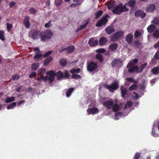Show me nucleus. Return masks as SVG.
Returning a JSON list of instances; mask_svg holds the SVG:
<instances>
[{"mask_svg":"<svg viewBox=\"0 0 159 159\" xmlns=\"http://www.w3.org/2000/svg\"><path fill=\"white\" fill-rule=\"evenodd\" d=\"M104 87L108 89L110 92H113V90H117L119 87V84L117 81L114 82L110 85H107L106 84H103Z\"/></svg>","mask_w":159,"mask_h":159,"instance_id":"nucleus-1","label":"nucleus"},{"mask_svg":"<svg viewBox=\"0 0 159 159\" xmlns=\"http://www.w3.org/2000/svg\"><path fill=\"white\" fill-rule=\"evenodd\" d=\"M124 34V33L122 31H117L111 36L110 40L112 42L116 41L120 38L122 37Z\"/></svg>","mask_w":159,"mask_h":159,"instance_id":"nucleus-2","label":"nucleus"},{"mask_svg":"<svg viewBox=\"0 0 159 159\" xmlns=\"http://www.w3.org/2000/svg\"><path fill=\"white\" fill-rule=\"evenodd\" d=\"M109 16L106 14L105 16H103L102 18L96 23V25L98 27L105 25L107 23L108 20L107 18L109 17Z\"/></svg>","mask_w":159,"mask_h":159,"instance_id":"nucleus-3","label":"nucleus"},{"mask_svg":"<svg viewBox=\"0 0 159 159\" xmlns=\"http://www.w3.org/2000/svg\"><path fill=\"white\" fill-rule=\"evenodd\" d=\"M98 66L97 63L93 61H91L87 64V69L89 71L92 72L96 70Z\"/></svg>","mask_w":159,"mask_h":159,"instance_id":"nucleus-4","label":"nucleus"},{"mask_svg":"<svg viewBox=\"0 0 159 159\" xmlns=\"http://www.w3.org/2000/svg\"><path fill=\"white\" fill-rule=\"evenodd\" d=\"M111 64L112 68H114L116 66L120 68L123 66V62L120 58H116L113 60L111 61Z\"/></svg>","mask_w":159,"mask_h":159,"instance_id":"nucleus-5","label":"nucleus"},{"mask_svg":"<svg viewBox=\"0 0 159 159\" xmlns=\"http://www.w3.org/2000/svg\"><path fill=\"white\" fill-rule=\"evenodd\" d=\"M113 101L111 99L107 100L103 102V105L107 109H110L112 108L113 106Z\"/></svg>","mask_w":159,"mask_h":159,"instance_id":"nucleus-6","label":"nucleus"},{"mask_svg":"<svg viewBox=\"0 0 159 159\" xmlns=\"http://www.w3.org/2000/svg\"><path fill=\"white\" fill-rule=\"evenodd\" d=\"M42 34L40 30H35L32 32L31 37L34 40L37 39L39 38Z\"/></svg>","mask_w":159,"mask_h":159,"instance_id":"nucleus-7","label":"nucleus"},{"mask_svg":"<svg viewBox=\"0 0 159 159\" xmlns=\"http://www.w3.org/2000/svg\"><path fill=\"white\" fill-rule=\"evenodd\" d=\"M121 5L122 3H121L119 4V6H116L114 9L112 10V12L113 13L116 14H120L122 12Z\"/></svg>","mask_w":159,"mask_h":159,"instance_id":"nucleus-8","label":"nucleus"},{"mask_svg":"<svg viewBox=\"0 0 159 159\" xmlns=\"http://www.w3.org/2000/svg\"><path fill=\"white\" fill-rule=\"evenodd\" d=\"M134 15L136 17H139L141 18H143L146 16V13L143 11L138 10L134 12Z\"/></svg>","mask_w":159,"mask_h":159,"instance_id":"nucleus-9","label":"nucleus"},{"mask_svg":"<svg viewBox=\"0 0 159 159\" xmlns=\"http://www.w3.org/2000/svg\"><path fill=\"white\" fill-rule=\"evenodd\" d=\"M88 43L90 46H95L98 45V40L96 39L94 40V38H91L89 39Z\"/></svg>","mask_w":159,"mask_h":159,"instance_id":"nucleus-10","label":"nucleus"},{"mask_svg":"<svg viewBox=\"0 0 159 159\" xmlns=\"http://www.w3.org/2000/svg\"><path fill=\"white\" fill-rule=\"evenodd\" d=\"M30 18L28 16H26L24 18L23 23L27 28L30 27L31 24L29 21Z\"/></svg>","mask_w":159,"mask_h":159,"instance_id":"nucleus-11","label":"nucleus"},{"mask_svg":"<svg viewBox=\"0 0 159 159\" xmlns=\"http://www.w3.org/2000/svg\"><path fill=\"white\" fill-rule=\"evenodd\" d=\"M105 30L107 34H110L114 32L115 30L113 25H110L108 26L105 29Z\"/></svg>","mask_w":159,"mask_h":159,"instance_id":"nucleus-12","label":"nucleus"},{"mask_svg":"<svg viewBox=\"0 0 159 159\" xmlns=\"http://www.w3.org/2000/svg\"><path fill=\"white\" fill-rule=\"evenodd\" d=\"M87 111L89 114H94L98 113V110L96 107H93L88 108L87 110Z\"/></svg>","mask_w":159,"mask_h":159,"instance_id":"nucleus-13","label":"nucleus"},{"mask_svg":"<svg viewBox=\"0 0 159 159\" xmlns=\"http://www.w3.org/2000/svg\"><path fill=\"white\" fill-rule=\"evenodd\" d=\"M120 90L122 98H125L127 93V90L126 88H125L123 86H121L120 87Z\"/></svg>","mask_w":159,"mask_h":159,"instance_id":"nucleus-14","label":"nucleus"},{"mask_svg":"<svg viewBox=\"0 0 159 159\" xmlns=\"http://www.w3.org/2000/svg\"><path fill=\"white\" fill-rule=\"evenodd\" d=\"M156 6L155 4H149L147 6L145 11L147 12H150L154 10L155 9Z\"/></svg>","mask_w":159,"mask_h":159,"instance_id":"nucleus-15","label":"nucleus"},{"mask_svg":"<svg viewBox=\"0 0 159 159\" xmlns=\"http://www.w3.org/2000/svg\"><path fill=\"white\" fill-rule=\"evenodd\" d=\"M56 75L57 77V80H62L64 78L63 73L61 70H59L56 73Z\"/></svg>","mask_w":159,"mask_h":159,"instance_id":"nucleus-16","label":"nucleus"},{"mask_svg":"<svg viewBox=\"0 0 159 159\" xmlns=\"http://www.w3.org/2000/svg\"><path fill=\"white\" fill-rule=\"evenodd\" d=\"M133 38V34L131 33H130L127 35L125 37V40L128 43L131 44L132 42Z\"/></svg>","mask_w":159,"mask_h":159,"instance_id":"nucleus-17","label":"nucleus"},{"mask_svg":"<svg viewBox=\"0 0 159 159\" xmlns=\"http://www.w3.org/2000/svg\"><path fill=\"white\" fill-rule=\"evenodd\" d=\"M118 46V45L116 43H114L109 46L108 48L111 51H115L117 48Z\"/></svg>","mask_w":159,"mask_h":159,"instance_id":"nucleus-18","label":"nucleus"},{"mask_svg":"<svg viewBox=\"0 0 159 159\" xmlns=\"http://www.w3.org/2000/svg\"><path fill=\"white\" fill-rule=\"evenodd\" d=\"M135 4L136 1L135 0H130L126 3V5H128V6L130 7H132L130 9V11H131L133 9V7L135 5Z\"/></svg>","mask_w":159,"mask_h":159,"instance_id":"nucleus-19","label":"nucleus"},{"mask_svg":"<svg viewBox=\"0 0 159 159\" xmlns=\"http://www.w3.org/2000/svg\"><path fill=\"white\" fill-rule=\"evenodd\" d=\"M44 34L48 39H51L53 35V33L50 30H46L44 33Z\"/></svg>","mask_w":159,"mask_h":159,"instance_id":"nucleus-20","label":"nucleus"},{"mask_svg":"<svg viewBox=\"0 0 159 159\" xmlns=\"http://www.w3.org/2000/svg\"><path fill=\"white\" fill-rule=\"evenodd\" d=\"M138 60L137 59H133L132 61H130L127 66V68H129L134 65L136 64L138 62Z\"/></svg>","mask_w":159,"mask_h":159,"instance_id":"nucleus-21","label":"nucleus"},{"mask_svg":"<svg viewBox=\"0 0 159 159\" xmlns=\"http://www.w3.org/2000/svg\"><path fill=\"white\" fill-rule=\"evenodd\" d=\"M156 28L155 25H151L147 28L148 32L149 33H151L154 31Z\"/></svg>","mask_w":159,"mask_h":159,"instance_id":"nucleus-22","label":"nucleus"},{"mask_svg":"<svg viewBox=\"0 0 159 159\" xmlns=\"http://www.w3.org/2000/svg\"><path fill=\"white\" fill-rule=\"evenodd\" d=\"M53 57L52 56H50L46 58L44 61L43 65L44 66H47L49 63L52 60Z\"/></svg>","mask_w":159,"mask_h":159,"instance_id":"nucleus-23","label":"nucleus"},{"mask_svg":"<svg viewBox=\"0 0 159 159\" xmlns=\"http://www.w3.org/2000/svg\"><path fill=\"white\" fill-rule=\"evenodd\" d=\"M138 67L137 66H132L128 70V71L129 73H132L134 72L135 71H136L137 73V71H138Z\"/></svg>","mask_w":159,"mask_h":159,"instance_id":"nucleus-24","label":"nucleus"},{"mask_svg":"<svg viewBox=\"0 0 159 159\" xmlns=\"http://www.w3.org/2000/svg\"><path fill=\"white\" fill-rule=\"evenodd\" d=\"M107 41L106 38L102 37L99 40V44L100 46H103Z\"/></svg>","mask_w":159,"mask_h":159,"instance_id":"nucleus-25","label":"nucleus"},{"mask_svg":"<svg viewBox=\"0 0 159 159\" xmlns=\"http://www.w3.org/2000/svg\"><path fill=\"white\" fill-rule=\"evenodd\" d=\"M116 5V2L115 1L110 2L107 4V8L109 10H110L113 7Z\"/></svg>","mask_w":159,"mask_h":159,"instance_id":"nucleus-26","label":"nucleus"},{"mask_svg":"<svg viewBox=\"0 0 159 159\" xmlns=\"http://www.w3.org/2000/svg\"><path fill=\"white\" fill-rule=\"evenodd\" d=\"M66 49L67 53H70L74 51L75 48L74 45H71L67 47Z\"/></svg>","mask_w":159,"mask_h":159,"instance_id":"nucleus-27","label":"nucleus"},{"mask_svg":"<svg viewBox=\"0 0 159 159\" xmlns=\"http://www.w3.org/2000/svg\"><path fill=\"white\" fill-rule=\"evenodd\" d=\"M39 63L37 62L32 64L31 66V67L33 70H36L39 67Z\"/></svg>","mask_w":159,"mask_h":159,"instance_id":"nucleus-28","label":"nucleus"},{"mask_svg":"<svg viewBox=\"0 0 159 159\" xmlns=\"http://www.w3.org/2000/svg\"><path fill=\"white\" fill-rule=\"evenodd\" d=\"M89 21L88 20L84 24L81 25L80 28H78L75 31L76 32H78L79 31L85 28L88 24V23H89Z\"/></svg>","mask_w":159,"mask_h":159,"instance_id":"nucleus-29","label":"nucleus"},{"mask_svg":"<svg viewBox=\"0 0 159 159\" xmlns=\"http://www.w3.org/2000/svg\"><path fill=\"white\" fill-rule=\"evenodd\" d=\"M142 35V33L140 31L138 30L135 31L134 33V37L135 39L141 37Z\"/></svg>","mask_w":159,"mask_h":159,"instance_id":"nucleus-30","label":"nucleus"},{"mask_svg":"<svg viewBox=\"0 0 159 159\" xmlns=\"http://www.w3.org/2000/svg\"><path fill=\"white\" fill-rule=\"evenodd\" d=\"M96 58L101 63H102L104 60V59L102 55L100 54H97L96 56Z\"/></svg>","mask_w":159,"mask_h":159,"instance_id":"nucleus-31","label":"nucleus"},{"mask_svg":"<svg viewBox=\"0 0 159 159\" xmlns=\"http://www.w3.org/2000/svg\"><path fill=\"white\" fill-rule=\"evenodd\" d=\"M48 79V76H46L45 77L43 75H41V76L39 77L37 79V80L38 81H41L42 80H43L44 82H46V81Z\"/></svg>","mask_w":159,"mask_h":159,"instance_id":"nucleus-32","label":"nucleus"},{"mask_svg":"<svg viewBox=\"0 0 159 159\" xmlns=\"http://www.w3.org/2000/svg\"><path fill=\"white\" fill-rule=\"evenodd\" d=\"M74 90V89L73 88L68 89L66 92V97H69Z\"/></svg>","mask_w":159,"mask_h":159,"instance_id":"nucleus-33","label":"nucleus"},{"mask_svg":"<svg viewBox=\"0 0 159 159\" xmlns=\"http://www.w3.org/2000/svg\"><path fill=\"white\" fill-rule=\"evenodd\" d=\"M56 73L53 70L47 71L46 74L47 75H49V76L54 77L56 76Z\"/></svg>","mask_w":159,"mask_h":159,"instance_id":"nucleus-34","label":"nucleus"},{"mask_svg":"<svg viewBox=\"0 0 159 159\" xmlns=\"http://www.w3.org/2000/svg\"><path fill=\"white\" fill-rule=\"evenodd\" d=\"M46 70L44 68H41L39 69L38 71V74L39 75H43L45 73Z\"/></svg>","mask_w":159,"mask_h":159,"instance_id":"nucleus-35","label":"nucleus"},{"mask_svg":"<svg viewBox=\"0 0 159 159\" xmlns=\"http://www.w3.org/2000/svg\"><path fill=\"white\" fill-rule=\"evenodd\" d=\"M152 72L154 75L159 73V67H154L152 69Z\"/></svg>","mask_w":159,"mask_h":159,"instance_id":"nucleus-36","label":"nucleus"},{"mask_svg":"<svg viewBox=\"0 0 159 159\" xmlns=\"http://www.w3.org/2000/svg\"><path fill=\"white\" fill-rule=\"evenodd\" d=\"M40 37L41 38V40L42 41H46L49 40L44 34H44H43L42 32Z\"/></svg>","mask_w":159,"mask_h":159,"instance_id":"nucleus-37","label":"nucleus"},{"mask_svg":"<svg viewBox=\"0 0 159 159\" xmlns=\"http://www.w3.org/2000/svg\"><path fill=\"white\" fill-rule=\"evenodd\" d=\"M103 13V11L102 10H100L97 12L95 14V15L96 16V17H95V19H97L100 17Z\"/></svg>","mask_w":159,"mask_h":159,"instance_id":"nucleus-38","label":"nucleus"},{"mask_svg":"<svg viewBox=\"0 0 159 159\" xmlns=\"http://www.w3.org/2000/svg\"><path fill=\"white\" fill-rule=\"evenodd\" d=\"M112 108L113 110L115 112L118 111L120 109L119 106L117 104H115L114 105L113 104Z\"/></svg>","mask_w":159,"mask_h":159,"instance_id":"nucleus-39","label":"nucleus"},{"mask_svg":"<svg viewBox=\"0 0 159 159\" xmlns=\"http://www.w3.org/2000/svg\"><path fill=\"white\" fill-rule=\"evenodd\" d=\"M15 100L14 97H10L8 98L5 100V102L6 103H8L10 102H12Z\"/></svg>","mask_w":159,"mask_h":159,"instance_id":"nucleus-40","label":"nucleus"},{"mask_svg":"<svg viewBox=\"0 0 159 159\" xmlns=\"http://www.w3.org/2000/svg\"><path fill=\"white\" fill-rule=\"evenodd\" d=\"M133 159H143L142 157H141V153L137 152L135 153Z\"/></svg>","mask_w":159,"mask_h":159,"instance_id":"nucleus-41","label":"nucleus"},{"mask_svg":"<svg viewBox=\"0 0 159 159\" xmlns=\"http://www.w3.org/2000/svg\"><path fill=\"white\" fill-rule=\"evenodd\" d=\"M71 73L75 74V73H79L80 71V68H77V69H73L69 70Z\"/></svg>","mask_w":159,"mask_h":159,"instance_id":"nucleus-42","label":"nucleus"},{"mask_svg":"<svg viewBox=\"0 0 159 159\" xmlns=\"http://www.w3.org/2000/svg\"><path fill=\"white\" fill-rule=\"evenodd\" d=\"M72 78L74 79H81V77L80 75L76 74H73L72 75Z\"/></svg>","mask_w":159,"mask_h":159,"instance_id":"nucleus-43","label":"nucleus"},{"mask_svg":"<svg viewBox=\"0 0 159 159\" xmlns=\"http://www.w3.org/2000/svg\"><path fill=\"white\" fill-rule=\"evenodd\" d=\"M132 105L133 103L132 102L130 101H127L124 107L125 109H126L128 107L130 108L132 106Z\"/></svg>","mask_w":159,"mask_h":159,"instance_id":"nucleus-44","label":"nucleus"},{"mask_svg":"<svg viewBox=\"0 0 159 159\" xmlns=\"http://www.w3.org/2000/svg\"><path fill=\"white\" fill-rule=\"evenodd\" d=\"M16 102H13L8 105L7 107V109H12L14 107L16 106Z\"/></svg>","mask_w":159,"mask_h":159,"instance_id":"nucleus-45","label":"nucleus"},{"mask_svg":"<svg viewBox=\"0 0 159 159\" xmlns=\"http://www.w3.org/2000/svg\"><path fill=\"white\" fill-rule=\"evenodd\" d=\"M134 44L136 48H138L140 46L142 45V43L139 40H137L134 42Z\"/></svg>","mask_w":159,"mask_h":159,"instance_id":"nucleus-46","label":"nucleus"},{"mask_svg":"<svg viewBox=\"0 0 159 159\" xmlns=\"http://www.w3.org/2000/svg\"><path fill=\"white\" fill-rule=\"evenodd\" d=\"M4 34V32L2 30H0V39L3 41H4L5 40Z\"/></svg>","mask_w":159,"mask_h":159,"instance_id":"nucleus-47","label":"nucleus"},{"mask_svg":"<svg viewBox=\"0 0 159 159\" xmlns=\"http://www.w3.org/2000/svg\"><path fill=\"white\" fill-rule=\"evenodd\" d=\"M153 36L155 38H159V30H157L153 32Z\"/></svg>","mask_w":159,"mask_h":159,"instance_id":"nucleus-48","label":"nucleus"},{"mask_svg":"<svg viewBox=\"0 0 159 159\" xmlns=\"http://www.w3.org/2000/svg\"><path fill=\"white\" fill-rule=\"evenodd\" d=\"M128 6V5H126V3L123 6V4L122 3L121 6L122 7V12L123 11H127L129 10V9L126 7V6Z\"/></svg>","mask_w":159,"mask_h":159,"instance_id":"nucleus-49","label":"nucleus"},{"mask_svg":"<svg viewBox=\"0 0 159 159\" xmlns=\"http://www.w3.org/2000/svg\"><path fill=\"white\" fill-rule=\"evenodd\" d=\"M52 51H49L47 52L43 55V57L44 58L48 57L52 53Z\"/></svg>","mask_w":159,"mask_h":159,"instance_id":"nucleus-50","label":"nucleus"},{"mask_svg":"<svg viewBox=\"0 0 159 159\" xmlns=\"http://www.w3.org/2000/svg\"><path fill=\"white\" fill-rule=\"evenodd\" d=\"M137 85L135 84H134L130 86L129 88V90L130 91L133 90L137 89Z\"/></svg>","mask_w":159,"mask_h":159,"instance_id":"nucleus-51","label":"nucleus"},{"mask_svg":"<svg viewBox=\"0 0 159 159\" xmlns=\"http://www.w3.org/2000/svg\"><path fill=\"white\" fill-rule=\"evenodd\" d=\"M7 28L8 31H10L12 27V25L9 23L6 24Z\"/></svg>","mask_w":159,"mask_h":159,"instance_id":"nucleus-52","label":"nucleus"},{"mask_svg":"<svg viewBox=\"0 0 159 159\" xmlns=\"http://www.w3.org/2000/svg\"><path fill=\"white\" fill-rule=\"evenodd\" d=\"M43 55L42 54H37L34 57V59L38 60L42 58Z\"/></svg>","mask_w":159,"mask_h":159,"instance_id":"nucleus-53","label":"nucleus"},{"mask_svg":"<svg viewBox=\"0 0 159 159\" xmlns=\"http://www.w3.org/2000/svg\"><path fill=\"white\" fill-rule=\"evenodd\" d=\"M20 78V76L18 74H16L13 75L12 77V80L13 81L18 80Z\"/></svg>","mask_w":159,"mask_h":159,"instance_id":"nucleus-54","label":"nucleus"},{"mask_svg":"<svg viewBox=\"0 0 159 159\" xmlns=\"http://www.w3.org/2000/svg\"><path fill=\"white\" fill-rule=\"evenodd\" d=\"M60 62L61 65L63 66H65L66 63V60L64 59H62L60 60Z\"/></svg>","mask_w":159,"mask_h":159,"instance_id":"nucleus-55","label":"nucleus"},{"mask_svg":"<svg viewBox=\"0 0 159 159\" xmlns=\"http://www.w3.org/2000/svg\"><path fill=\"white\" fill-rule=\"evenodd\" d=\"M122 115V113L120 112H119L116 113L115 114V119L116 120H117L119 119L117 117L119 116H121Z\"/></svg>","mask_w":159,"mask_h":159,"instance_id":"nucleus-56","label":"nucleus"},{"mask_svg":"<svg viewBox=\"0 0 159 159\" xmlns=\"http://www.w3.org/2000/svg\"><path fill=\"white\" fill-rule=\"evenodd\" d=\"M152 23L156 25L159 24V18L158 17L155 18L152 21Z\"/></svg>","mask_w":159,"mask_h":159,"instance_id":"nucleus-57","label":"nucleus"},{"mask_svg":"<svg viewBox=\"0 0 159 159\" xmlns=\"http://www.w3.org/2000/svg\"><path fill=\"white\" fill-rule=\"evenodd\" d=\"M54 79V77L49 76L48 77L47 80H48L49 81V84H51L53 82Z\"/></svg>","mask_w":159,"mask_h":159,"instance_id":"nucleus-58","label":"nucleus"},{"mask_svg":"<svg viewBox=\"0 0 159 159\" xmlns=\"http://www.w3.org/2000/svg\"><path fill=\"white\" fill-rule=\"evenodd\" d=\"M154 57L155 58L159 60V51L157 50L156 52V53L154 55Z\"/></svg>","mask_w":159,"mask_h":159,"instance_id":"nucleus-59","label":"nucleus"},{"mask_svg":"<svg viewBox=\"0 0 159 159\" xmlns=\"http://www.w3.org/2000/svg\"><path fill=\"white\" fill-rule=\"evenodd\" d=\"M36 74L35 72H32L31 73L29 76L30 78H32L36 77Z\"/></svg>","mask_w":159,"mask_h":159,"instance_id":"nucleus-60","label":"nucleus"},{"mask_svg":"<svg viewBox=\"0 0 159 159\" xmlns=\"http://www.w3.org/2000/svg\"><path fill=\"white\" fill-rule=\"evenodd\" d=\"M69 77V74L68 71L66 70L65 73L64 78H68Z\"/></svg>","mask_w":159,"mask_h":159,"instance_id":"nucleus-61","label":"nucleus"},{"mask_svg":"<svg viewBox=\"0 0 159 159\" xmlns=\"http://www.w3.org/2000/svg\"><path fill=\"white\" fill-rule=\"evenodd\" d=\"M30 14H34L36 12V11L35 10V9L33 7H31V8H30Z\"/></svg>","mask_w":159,"mask_h":159,"instance_id":"nucleus-62","label":"nucleus"},{"mask_svg":"<svg viewBox=\"0 0 159 159\" xmlns=\"http://www.w3.org/2000/svg\"><path fill=\"white\" fill-rule=\"evenodd\" d=\"M51 21L50 20L48 23H46L45 25V27L46 28H48L50 26Z\"/></svg>","mask_w":159,"mask_h":159,"instance_id":"nucleus-63","label":"nucleus"},{"mask_svg":"<svg viewBox=\"0 0 159 159\" xmlns=\"http://www.w3.org/2000/svg\"><path fill=\"white\" fill-rule=\"evenodd\" d=\"M152 135L155 137H159V134L157 133H156L155 131L152 130Z\"/></svg>","mask_w":159,"mask_h":159,"instance_id":"nucleus-64","label":"nucleus"}]
</instances>
